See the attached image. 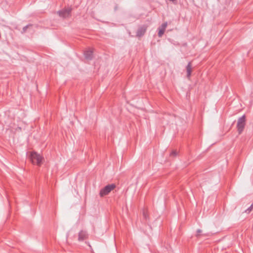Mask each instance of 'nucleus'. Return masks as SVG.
I'll return each mask as SVG.
<instances>
[{"label": "nucleus", "instance_id": "nucleus-1", "mask_svg": "<svg viewBox=\"0 0 253 253\" xmlns=\"http://www.w3.org/2000/svg\"><path fill=\"white\" fill-rule=\"evenodd\" d=\"M246 126V116L243 115L240 117L237 121V128L239 134L243 131Z\"/></svg>", "mask_w": 253, "mask_h": 253}, {"label": "nucleus", "instance_id": "nucleus-2", "mask_svg": "<svg viewBox=\"0 0 253 253\" xmlns=\"http://www.w3.org/2000/svg\"><path fill=\"white\" fill-rule=\"evenodd\" d=\"M115 184H108L105 186L103 188L101 189L99 192V195L101 197H103L106 195H108L111 191L116 188Z\"/></svg>", "mask_w": 253, "mask_h": 253}, {"label": "nucleus", "instance_id": "nucleus-3", "mask_svg": "<svg viewBox=\"0 0 253 253\" xmlns=\"http://www.w3.org/2000/svg\"><path fill=\"white\" fill-rule=\"evenodd\" d=\"M30 158L33 164H36L40 166L42 164L43 158L37 152H32L30 155Z\"/></svg>", "mask_w": 253, "mask_h": 253}, {"label": "nucleus", "instance_id": "nucleus-4", "mask_svg": "<svg viewBox=\"0 0 253 253\" xmlns=\"http://www.w3.org/2000/svg\"><path fill=\"white\" fill-rule=\"evenodd\" d=\"M72 10V8L68 7L66 9L59 11L58 12V13L60 17H61L63 18H67V17H69V16H70Z\"/></svg>", "mask_w": 253, "mask_h": 253}, {"label": "nucleus", "instance_id": "nucleus-5", "mask_svg": "<svg viewBox=\"0 0 253 253\" xmlns=\"http://www.w3.org/2000/svg\"><path fill=\"white\" fill-rule=\"evenodd\" d=\"M147 26L145 25H143L140 27H139L137 31V32H136V37H141L142 36H143L146 31V30H147Z\"/></svg>", "mask_w": 253, "mask_h": 253}, {"label": "nucleus", "instance_id": "nucleus-6", "mask_svg": "<svg viewBox=\"0 0 253 253\" xmlns=\"http://www.w3.org/2000/svg\"><path fill=\"white\" fill-rule=\"evenodd\" d=\"M88 238V234L86 231L81 230L78 235V240L82 241Z\"/></svg>", "mask_w": 253, "mask_h": 253}, {"label": "nucleus", "instance_id": "nucleus-7", "mask_svg": "<svg viewBox=\"0 0 253 253\" xmlns=\"http://www.w3.org/2000/svg\"><path fill=\"white\" fill-rule=\"evenodd\" d=\"M84 55L86 59L91 60L93 57V50L89 48L84 51Z\"/></svg>", "mask_w": 253, "mask_h": 253}, {"label": "nucleus", "instance_id": "nucleus-8", "mask_svg": "<svg viewBox=\"0 0 253 253\" xmlns=\"http://www.w3.org/2000/svg\"><path fill=\"white\" fill-rule=\"evenodd\" d=\"M186 69L187 71V77L189 79L192 71L191 62H189L188 63V65L186 67Z\"/></svg>", "mask_w": 253, "mask_h": 253}, {"label": "nucleus", "instance_id": "nucleus-9", "mask_svg": "<svg viewBox=\"0 0 253 253\" xmlns=\"http://www.w3.org/2000/svg\"><path fill=\"white\" fill-rule=\"evenodd\" d=\"M143 218L146 222H147L149 220L148 211L146 209H144L143 210Z\"/></svg>", "mask_w": 253, "mask_h": 253}, {"label": "nucleus", "instance_id": "nucleus-10", "mask_svg": "<svg viewBox=\"0 0 253 253\" xmlns=\"http://www.w3.org/2000/svg\"><path fill=\"white\" fill-rule=\"evenodd\" d=\"M167 25H168L167 22H165V23H163L159 28L165 31V30L167 27Z\"/></svg>", "mask_w": 253, "mask_h": 253}, {"label": "nucleus", "instance_id": "nucleus-11", "mask_svg": "<svg viewBox=\"0 0 253 253\" xmlns=\"http://www.w3.org/2000/svg\"><path fill=\"white\" fill-rule=\"evenodd\" d=\"M33 26L32 24H28L23 28L22 33H24L27 31V29Z\"/></svg>", "mask_w": 253, "mask_h": 253}, {"label": "nucleus", "instance_id": "nucleus-12", "mask_svg": "<svg viewBox=\"0 0 253 253\" xmlns=\"http://www.w3.org/2000/svg\"><path fill=\"white\" fill-rule=\"evenodd\" d=\"M178 154V152L176 150H172V152L170 154V156L175 157Z\"/></svg>", "mask_w": 253, "mask_h": 253}, {"label": "nucleus", "instance_id": "nucleus-13", "mask_svg": "<svg viewBox=\"0 0 253 253\" xmlns=\"http://www.w3.org/2000/svg\"><path fill=\"white\" fill-rule=\"evenodd\" d=\"M164 33L165 31L159 28L158 36L159 37H162V36L164 35Z\"/></svg>", "mask_w": 253, "mask_h": 253}, {"label": "nucleus", "instance_id": "nucleus-14", "mask_svg": "<svg viewBox=\"0 0 253 253\" xmlns=\"http://www.w3.org/2000/svg\"><path fill=\"white\" fill-rule=\"evenodd\" d=\"M253 209V207H252V205H251V206L245 211V212H247V213H249Z\"/></svg>", "mask_w": 253, "mask_h": 253}, {"label": "nucleus", "instance_id": "nucleus-15", "mask_svg": "<svg viewBox=\"0 0 253 253\" xmlns=\"http://www.w3.org/2000/svg\"><path fill=\"white\" fill-rule=\"evenodd\" d=\"M202 232V230L201 229H198L197 231V237H198L200 235V234Z\"/></svg>", "mask_w": 253, "mask_h": 253}, {"label": "nucleus", "instance_id": "nucleus-16", "mask_svg": "<svg viewBox=\"0 0 253 253\" xmlns=\"http://www.w3.org/2000/svg\"><path fill=\"white\" fill-rule=\"evenodd\" d=\"M170 1H171L172 2H174V1H175L176 0H169Z\"/></svg>", "mask_w": 253, "mask_h": 253}, {"label": "nucleus", "instance_id": "nucleus-17", "mask_svg": "<svg viewBox=\"0 0 253 253\" xmlns=\"http://www.w3.org/2000/svg\"><path fill=\"white\" fill-rule=\"evenodd\" d=\"M251 205H252V207H253V203H252V204Z\"/></svg>", "mask_w": 253, "mask_h": 253}]
</instances>
